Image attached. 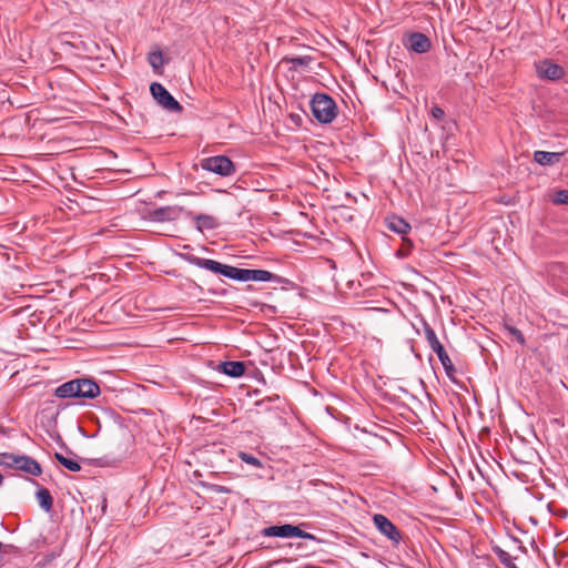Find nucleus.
<instances>
[{
	"mask_svg": "<svg viewBox=\"0 0 568 568\" xmlns=\"http://www.w3.org/2000/svg\"><path fill=\"white\" fill-rule=\"evenodd\" d=\"M185 261L190 264L210 271L214 274L223 275L227 278L239 282H268L272 281L275 275L266 270H247L239 268L229 264L220 263L215 260L203 258L196 255H186Z\"/></svg>",
	"mask_w": 568,
	"mask_h": 568,
	"instance_id": "obj_1",
	"label": "nucleus"
},
{
	"mask_svg": "<svg viewBox=\"0 0 568 568\" xmlns=\"http://www.w3.org/2000/svg\"><path fill=\"white\" fill-rule=\"evenodd\" d=\"M54 395L58 398H95L100 395L99 385L88 378H77L63 383L55 388Z\"/></svg>",
	"mask_w": 568,
	"mask_h": 568,
	"instance_id": "obj_2",
	"label": "nucleus"
},
{
	"mask_svg": "<svg viewBox=\"0 0 568 568\" xmlns=\"http://www.w3.org/2000/svg\"><path fill=\"white\" fill-rule=\"evenodd\" d=\"M311 109L314 118L323 124L333 122L337 115L335 101L325 93H316L313 97Z\"/></svg>",
	"mask_w": 568,
	"mask_h": 568,
	"instance_id": "obj_3",
	"label": "nucleus"
},
{
	"mask_svg": "<svg viewBox=\"0 0 568 568\" xmlns=\"http://www.w3.org/2000/svg\"><path fill=\"white\" fill-rule=\"evenodd\" d=\"M424 333H425V337H426V341H427L429 347L438 356V359L442 363L447 376L449 378L454 379V376L456 373L454 364L450 361L448 354L446 353L444 346L437 338L435 331L426 322H424Z\"/></svg>",
	"mask_w": 568,
	"mask_h": 568,
	"instance_id": "obj_4",
	"label": "nucleus"
},
{
	"mask_svg": "<svg viewBox=\"0 0 568 568\" xmlns=\"http://www.w3.org/2000/svg\"><path fill=\"white\" fill-rule=\"evenodd\" d=\"M202 168L221 176H230L235 171L233 162L225 155H216L203 160Z\"/></svg>",
	"mask_w": 568,
	"mask_h": 568,
	"instance_id": "obj_5",
	"label": "nucleus"
},
{
	"mask_svg": "<svg viewBox=\"0 0 568 568\" xmlns=\"http://www.w3.org/2000/svg\"><path fill=\"white\" fill-rule=\"evenodd\" d=\"M150 91L156 102L164 109L174 112L182 111L181 104L161 83L153 82L150 87Z\"/></svg>",
	"mask_w": 568,
	"mask_h": 568,
	"instance_id": "obj_6",
	"label": "nucleus"
},
{
	"mask_svg": "<svg viewBox=\"0 0 568 568\" xmlns=\"http://www.w3.org/2000/svg\"><path fill=\"white\" fill-rule=\"evenodd\" d=\"M373 521L378 531L392 540L394 544H399L402 535L397 527L384 515L376 514Z\"/></svg>",
	"mask_w": 568,
	"mask_h": 568,
	"instance_id": "obj_7",
	"label": "nucleus"
},
{
	"mask_svg": "<svg viewBox=\"0 0 568 568\" xmlns=\"http://www.w3.org/2000/svg\"><path fill=\"white\" fill-rule=\"evenodd\" d=\"M183 211L180 206H162L149 213L150 220L154 222H168L176 220Z\"/></svg>",
	"mask_w": 568,
	"mask_h": 568,
	"instance_id": "obj_8",
	"label": "nucleus"
},
{
	"mask_svg": "<svg viewBox=\"0 0 568 568\" xmlns=\"http://www.w3.org/2000/svg\"><path fill=\"white\" fill-rule=\"evenodd\" d=\"M537 73L540 78L559 80L565 75V70L560 65L545 60L537 65Z\"/></svg>",
	"mask_w": 568,
	"mask_h": 568,
	"instance_id": "obj_9",
	"label": "nucleus"
},
{
	"mask_svg": "<svg viewBox=\"0 0 568 568\" xmlns=\"http://www.w3.org/2000/svg\"><path fill=\"white\" fill-rule=\"evenodd\" d=\"M407 47L416 53H426L429 51L432 42L424 33L415 32L409 36Z\"/></svg>",
	"mask_w": 568,
	"mask_h": 568,
	"instance_id": "obj_10",
	"label": "nucleus"
},
{
	"mask_svg": "<svg viewBox=\"0 0 568 568\" xmlns=\"http://www.w3.org/2000/svg\"><path fill=\"white\" fill-rule=\"evenodd\" d=\"M18 470L24 471L31 476H40L42 474V468L40 464L30 456L21 455L18 459Z\"/></svg>",
	"mask_w": 568,
	"mask_h": 568,
	"instance_id": "obj_11",
	"label": "nucleus"
},
{
	"mask_svg": "<svg viewBox=\"0 0 568 568\" xmlns=\"http://www.w3.org/2000/svg\"><path fill=\"white\" fill-rule=\"evenodd\" d=\"M292 525L285 524L281 526H270L263 529L262 535L265 537L291 538Z\"/></svg>",
	"mask_w": 568,
	"mask_h": 568,
	"instance_id": "obj_12",
	"label": "nucleus"
},
{
	"mask_svg": "<svg viewBox=\"0 0 568 568\" xmlns=\"http://www.w3.org/2000/svg\"><path fill=\"white\" fill-rule=\"evenodd\" d=\"M564 153L560 152H546V151H536L534 153V160L540 165H551L558 162Z\"/></svg>",
	"mask_w": 568,
	"mask_h": 568,
	"instance_id": "obj_13",
	"label": "nucleus"
},
{
	"mask_svg": "<svg viewBox=\"0 0 568 568\" xmlns=\"http://www.w3.org/2000/svg\"><path fill=\"white\" fill-rule=\"evenodd\" d=\"M387 226L390 231L405 235L409 232L410 225L399 216H392L387 219Z\"/></svg>",
	"mask_w": 568,
	"mask_h": 568,
	"instance_id": "obj_14",
	"label": "nucleus"
},
{
	"mask_svg": "<svg viewBox=\"0 0 568 568\" xmlns=\"http://www.w3.org/2000/svg\"><path fill=\"white\" fill-rule=\"evenodd\" d=\"M221 367L222 372L231 377H240L245 372V366L242 362H224Z\"/></svg>",
	"mask_w": 568,
	"mask_h": 568,
	"instance_id": "obj_15",
	"label": "nucleus"
},
{
	"mask_svg": "<svg viewBox=\"0 0 568 568\" xmlns=\"http://www.w3.org/2000/svg\"><path fill=\"white\" fill-rule=\"evenodd\" d=\"M38 503L44 511H50L53 506V499L50 491L47 488H40L36 493Z\"/></svg>",
	"mask_w": 568,
	"mask_h": 568,
	"instance_id": "obj_16",
	"label": "nucleus"
},
{
	"mask_svg": "<svg viewBox=\"0 0 568 568\" xmlns=\"http://www.w3.org/2000/svg\"><path fill=\"white\" fill-rule=\"evenodd\" d=\"M196 221V229L200 232H203L204 230H213L217 226L216 220L207 214H199L195 216Z\"/></svg>",
	"mask_w": 568,
	"mask_h": 568,
	"instance_id": "obj_17",
	"label": "nucleus"
},
{
	"mask_svg": "<svg viewBox=\"0 0 568 568\" xmlns=\"http://www.w3.org/2000/svg\"><path fill=\"white\" fill-rule=\"evenodd\" d=\"M54 457L62 466L71 471H79L81 469V466L77 460L68 458L60 453H55Z\"/></svg>",
	"mask_w": 568,
	"mask_h": 568,
	"instance_id": "obj_18",
	"label": "nucleus"
},
{
	"mask_svg": "<svg viewBox=\"0 0 568 568\" xmlns=\"http://www.w3.org/2000/svg\"><path fill=\"white\" fill-rule=\"evenodd\" d=\"M20 456L21 455H16V454H11V453L0 454V465L8 467V468L16 469L18 466V459Z\"/></svg>",
	"mask_w": 568,
	"mask_h": 568,
	"instance_id": "obj_19",
	"label": "nucleus"
},
{
	"mask_svg": "<svg viewBox=\"0 0 568 568\" xmlns=\"http://www.w3.org/2000/svg\"><path fill=\"white\" fill-rule=\"evenodd\" d=\"M496 555L499 559V561L507 568H518L515 562L514 558L509 555V552L498 548L496 551Z\"/></svg>",
	"mask_w": 568,
	"mask_h": 568,
	"instance_id": "obj_20",
	"label": "nucleus"
},
{
	"mask_svg": "<svg viewBox=\"0 0 568 568\" xmlns=\"http://www.w3.org/2000/svg\"><path fill=\"white\" fill-rule=\"evenodd\" d=\"M285 60L291 63L293 68L307 67L312 62V58L308 55L285 58Z\"/></svg>",
	"mask_w": 568,
	"mask_h": 568,
	"instance_id": "obj_21",
	"label": "nucleus"
},
{
	"mask_svg": "<svg viewBox=\"0 0 568 568\" xmlns=\"http://www.w3.org/2000/svg\"><path fill=\"white\" fill-rule=\"evenodd\" d=\"M239 458L247 465H252L254 467H262V462L257 457L253 456L252 454H248L245 452H240Z\"/></svg>",
	"mask_w": 568,
	"mask_h": 568,
	"instance_id": "obj_22",
	"label": "nucleus"
},
{
	"mask_svg": "<svg viewBox=\"0 0 568 568\" xmlns=\"http://www.w3.org/2000/svg\"><path fill=\"white\" fill-rule=\"evenodd\" d=\"M149 63L153 69H158L163 64V55L161 51H154L149 54Z\"/></svg>",
	"mask_w": 568,
	"mask_h": 568,
	"instance_id": "obj_23",
	"label": "nucleus"
},
{
	"mask_svg": "<svg viewBox=\"0 0 568 568\" xmlns=\"http://www.w3.org/2000/svg\"><path fill=\"white\" fill-rule=\"evenodd\" d=\"M291 537L308 539V540H316V537L313 534L306 532V531L302 530L298 526H293V525H292Z\"/></svg>",
	"mask_w": 568,
	"mask_h": 568,
	"instance_id": "obj_24",
	"label": "nucleus"
},
{
	"mask_svg": "<svg viewBox=\"0 0 568 568\" xmlns=\"http://www.w3.org/2000/svg\"><path fill=\"white\" fill-rule=\"evenodd\" d=\"M555 204H568V190L557 191L552 196Z\"/></svg>",
	"mask_w": 568,
	"mask_h": 568,
	"instance_id": "obj_25",
	"label": "nucleus"
},
{
	"mask_svg": "<svg viewBox=\"0 0 568 568\" xmlns=\"http://www.w3.org/2000/svg\"><path fill=\"white\" fill-rule=\"evenodd\" d=\"M506 328L521 345L525 344V337L518 328L513 326H506Z\"/></svg>",
	"mask_w": 568,
	"mask_h": 568,
	"instance_id": "obj_26",
	"label": "nucleus"
},
{
	"mask_svg": "<svg viewBox=\"0 0 568 568\" xmlns=\"http://www.w3.org/2000/svg\"><path fill=\"white\" fill-rule=\"evenodd\" d=\"M430 114L433 118H435L436 120H442L444 116H445V112L444 110L438 106V105H434L432 109H430Z\"/></svg>",
	"mask_w": 568,
	"mask_h": 568,
	"instance_id": "obj_27",
	"label": "nucleus"
},
{
	"mask_svg": "<svg viewBox=\"0 0 568 568\" xmlns=\"http://www.w3.org/2000/svg\"><path fill=\"white\" fill-rule=\"evenodd\" d=\"M11 546H4L1 541H0V567L2 566L3 564V559H4V555L8 552L7 551V548H10Z\"/></svg>",
	"mask_w": 568,
	"mask_h": 568,
	"instance_id": "obj_28",
	"label": "nucleus"
},
{
	"mask_svg": "<svg viewBox=\"0 0 568 568\" xmlns=\"http://www.w3.org/2000/svg\"><path fill=\"white\" fill-rule=\"evenodd\" d=\"M213 490L220 494H229L231 490L225 486L215 485Z\"/></svg>",
	"mask_w": 568,
	"mask_h": 568,
	"instance_id": "obj_29",
	"label": "nucleus"
},
{
	"mask_svg": "<svg viewBox=\"0 0 568 568\" xmlns=\"http://www.w3.org/2000/svg\"><path fill=\"white\" fill-rule=\"evenodd\" d=\"M303 568H323V567H320V566H313V565H306V566H304Z\"/></svg>",
	"mask_w": 568,
	"mask_h": 568,
	"instance_id": "obj_30",
	"label": "nucleus"
}]
</instances>
